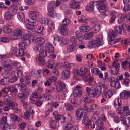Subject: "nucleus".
Returning <instances> with one entry per match:
<instances>
[{
    "mask_svg": "<svg viewBox=\"0 0 130 130\" xmlns=\"http://www.w3.org/2000/svg\"><path fill=\"white\" fill-rule=\"evenodd\" d=\"M86 90L89 96L91 97L97 98L100 96L102 94V91L101 87H98L91 90L89 87L86 88Z\"/></svg>",
    "mask_w": 130,
    "mask_h": 130,
    "instance_id": "nucleus-1",
    "label": "nucleus"
},
{
    "mask_svg": "<svg viewBox=\"0 0 130 130\" xmlns=\"http://www.w3.org/2000/svg\"><path fill=\"white\" fill-rule=\"evenodd\" d=\"M121 104V99L118 98H116L114 101V105L115 107L117 106H119L118 109L117 110V113L120 115L125 112V113L126 114V112L128 110V107L127 106H122Z\"/></svg>",
    "mask_w": 130,
    "mask_h": 130,
    "instance_id": "nucleus-2",
    "label": "nucleus"
},
{
    "mask_svg": "<svg viewBox=\"0 0 130 130\" xmlns=\"http://www.w3.org/2000/svg\"><path fill=\"white\" fill-rule=\"evenodd\" d=\"M69 20L67 18H65L62 22L60 27L61 34L63 35H66L68 33V27L67 25L69 24Z\"/></svg>",
    "mask_w": 130,
    "mask_h": 130,
    "instance_id": "nucleus-3",
    "label": "nucleus"
},
{
    "mask_svg": "<svg viewBox=\"0 0 130 130\" xmlns=\"http://www.w3.org/2000/svg\"><path fill=\"white\" fill-rule=\"evenodd\" d=\"M1 62L4 70L9 71L11 69L12 62L11 60L7 58H3Z\"/></svg>",
    "mask_w": 130,
    "mask_h": 130,
    "instance_id": "nucleus-4",
    "label": "nucleus"
},
{
    "mask_svg": "<svg viewBox=\"0 0 130 130\" xmlns=\"http://www.w3.org/2000/svg\"><path fill=\"white\" fill-rule=\"evenodd\" d=\"M16 10L13 8L11 7L8 10V11L5 12L4 14V19L7 21H9L13 18V16L15 15V11Z\"/></svg>",
    "mask_w": 130,
    "mask_h": 130,
    "instance_id": "nucleus-5",
    "label": "nucleus"
},
{
    "mask_svg": "<svg viewBox=\"0 0 130 130\" xmlns=\"http://www.w3.org/2000/svg\"><path fill=\"white\" fill-rule=\"evenodd\" d=\"M47 55V53L46 51H42L41 53H39V56L38 58H36L37 61L39 62L40 64L44 65L45 63L44 58L46 57Z\"/></svg>",
    "mask_w": 130,
    "mask_h": 130,
    "instance_id": "nucleus-6",
    "label": "nucleus"
},
{
    "mask_svg": "<svg viewBox=\"0 0 130 130\" xmlns=\"http://www.w3.org/2000/svg\"><path fill=\"white\" fill-rule=\"evenodd\" d=\"M110 85L111 87L116 89L119 88L120 87V83L117 78L115 79L112 77H111L110 79Z\"/></svg>",
    "mask_w": 130,
    "mask_h": 130,
    "instance_id": "nucleus-7",
    "label": "nucleus"
},
{
    "mask_svg": "<svg viewBox=\"0 0 130 130\" xmlns=\"http://www.w3.org/2000/svg\"><path fill=\"white\" fill-rule=\"evenodd\" d=\"M66 85L65 84L62 82H59L57 85L56 86L55 88H53V90L55 92H60L65 89Z\"/></svg>",
    "mask_w": 130,
    "mask_h": 130,
    "instance_id": "nucleus-8",
    "label": "nucleus"
},
{
    "mask_svg": "<svg viewBox=\"0 0 130 130\" xmlns=\"http://www.w3.org/2000/svg\"><path fill=\"white\" fill-rule=\"evenodd\" d=\"M112 65L114 67H112L111 70V72L113 74L116 75L118 72L120 64L118 63L115 62L113 63Z\"/></svg>",
    "mask_w": 130,
    "mask_h": 130,
    "instance_id": "nucleus-9",
    "label": "nucleus"
},
{
    "mask_svg": "<svg viewBox=\"0 0 130 130\" xmlns=\"http://www.w3.org/2000/svg\"><path fill=\"white\" fill-rule=\"evenodd\" d=\"M30 19H35L38 18L39 16V13L36 11H30L29 13Z\"/></svg>",
    "mask_w": 130,
    "mask_h": 130,
    "instance_id": "nucleus-10",
    "label": "nucleus"
},
{
    "mask_svg": "<svg viewBox=\"0 0 130 130\" xmlns=\"http://www.w3.org/2000/svg\"><path fill=\"white\" fill-rule=\"evenodd\" d=\"M102 94L107 98H110L113 95L112 90L111 89L108 88L105 90H104Z\"/></svg>",
    "mask_w": 130,
    "mask_h": 130,
    "instance_id": "nucleus-11",
    "label": "nucleus"
},
{
    "mask_svg": "<svg viewBox=\"0 0 130 130\" xmlns=\"http://www.w3.org/2000/svg\"><path fill=\"white\" fill-rule=\"evenodd\" d=\"M108 7L104 4L103 3L98 7V9L99 12L101 13H105L106 12Z\"/></svg>",
    "mask_w": 130,
    "mask_h": 130,
    "instance_id": "nucleus-12",
    "label": "nucleus"
},
{
    "mask_svg": "<svg viewBox=\"0 0 130 130\" xmlns=\"http://www.w3.org/2000/svg\"><path fill=\"white\" fill-rule=\"evenodd\" d=\"M44 98L46 102V106H48L52 103L53 100L50 94L44 96Z\"/></svg>",
    "mask_w": 130,
    "mask_h": 130,
    "instance_id": "nucleus-13",
    "label": "nucleus"
},
{
    "mask_svg": "<svg viewBox=\"0 0 130 130\" xmlns=\"http://www.w3.org/2000/svg\"><path fill=\"white\" fill-rule=\"evenodd\" d=\"M95 123L98 127L97 130H106V128L103 126V123L99 119L96 121Z\"/></svg>",
    "mask_w": 130,
    "mask_h": 130,
    "instance_id": "nucleus-14",
    "label": "nucleus"
},
{
    "mask_svg": "<svg viewBox=\"0 0 130 130\" xmlns=\"http://www.w3.org/2000/svg\"><path fill=\"white\" fill-rule=\"evenodd\" d=\"M76 117L77 120H80L84 116V112L80 109H78L76 111Z\"/></svg>",
    "mask_w": 130,
    "mask_h": 130,
    "instance_id": "nucleus-15",
    "label": "nucleus"
},
{
    "mask_svg": "<svg viewBox=\"0 0 130 130\" xmlns=\"http://www.w3.org/2000/svg\"><path fill=\"white\" fill-rule=\"evenodd\" d=\"M70 75V71L69 69H66L62 72L61 78L65 80L68 78Z\"/></svg>",
    "mask_w": 130,
    "mask_h": 130,
    "instance_id": "nucleus-16",
    "label": "nucleus"
},
{
    "mask_svg": "<svg viewBox=\"0 0 130 130\" xmlns=\"http://www.w3.org/2000/svg\"><path fill=\"white\" fill-rule=\"evenodd\" d=\"M130 96V93L126 90H124L121 92L120 94V98L123 99H126Z\"/></svg>",
    "mask_w": 130,
    "mask_h": 130,
    "instance_id": "nucleus-17",
    "label": "nucleus"
},
{
    "mask_svg": "<svg viewBox=\"0 0 130 130\" xmlns=\"http://www.w3.org/2000/svg\"><path fill=\"white\" fill-rule=\"evenodd\" d=\"M69 6L72 9H77L79 7V5L77 2H75V0H71Z\"/></svg>",
    "mask_w": 130,
    "mask_h": 130,
    "instance_id": "nucleus-18",
    "label": "nucleus"
},
{
    "mask_svg": "<svg viewBox=\"0 0 130 130\" xmlns=\"http://www.w3.org/2000/svg\"><path fill=\"white\" fill-rule=\"evenodd\" d=\"M88 69L86 68H80V70H77L76 71L78 75L80 76H82L87 72Z\"/></svg>",
    "mask_w": 130,
    "mask_h": 130,
    "instance_id": "nucleus-19",
    "label": "nucleus"
},
{
    "mask_svg": "<svg viewBox=\"0 0 130 130\" xmlns=\"http://www.w3.org/2000/svg\"><path fill=\"white\" fill-rule=\"evenodd\" d=\"M46 49L49 52L52 53L54 51V48L52 45L49 43H46L45 45Z\"/></svg>",
    "mask_w": 130,
    "mask_h": 130,
    "instance_id": "nucleus-20",
    "label": "nucleus"
},
{
    "mask_svg": "<svg viewBox=\"0 0 130 130\" xmlns=\"http://www.w3.org/2000/svg\"><path fill=\"white\" fill-rule=\"evenodd\" d=\"M33 41L35 43H40L41 44H44L45 42V41L43 38L42 37H34L33 36L32 39Z\"/></svg>",
    "mask_w": 130,
    "mask_h": 130,
    "instance_id": "nucleus-21",
    "label": "nucleus"
},
{
    "mask_svg": "<svg viewBox=\"0 0 130 130\" xmlns=\"http://www.w3.org/2000/svg\"><path fill=\"white\" fill-rule=\"evenodd\" d=\"M10 116L11 120L14 122L17 121L19 122L21 120V118H19L17 115L14 114H11Z\"/></svg>",
    "mask_w": 130,
    "mask_h": 130,
    "instance_id": "nucleus-22",
    "label": "nucleus"
},
{
    "mask_svg": "<svg viewBox=\"0 0 130 130\" xmlns=\"http://www.w3.org/2000/svg\"><path fill=\"white\" fill-rule=\"evenodd\" d=\"M17 96L19 98L22 100V102H23L28 97L27 95L21 92L18 94Z\"/></svg>",
    "mask_w": 130,
    "mask_h": 130,
    "instance_id": "nucleus-23",
    "label": "nucleus"
},
{
    "mask_svg": "<svg viewBox=\"0 0 130 130\" xmlns=\"http://www.w3.org/2000/svg\"><path fill=\"white\" fill-rule=\"evenodd\" d=\"M55 7V2L54 1H51L49 2L48 5L47 10L50 11L54 9Z\"/></svg>",
    "mask_w": 130,
    "mask_h": 130,
    "instance_id": "nucleus-24",
    "label": "nucleus"
},
{
    "mask_svg": "<svg viewBox=\"0 0 130 130\" xmlns=\"http://www.w3.org/2000/svg\"><path fill=\"white\" fill-rule=\"evenodd\" d=\"M93 37V33L89 32L85 33L84 35V38L86 40H90Z\"/></svg>",
    "mask_w": 130,
    "mask_h": 130,
    "instance_id": "nucleus-25",
    "label": "nucleus"
},
{
    "mask_svg": "<svg viewBox=\"0 0 130 130\" xmlns=\"http://www.w3.org/2000/svg\"><path fill=\"white\" fill-rule=\"evenodd\" d=\"M33 36L30 33H27L23 34L21 37V39L22 40H25L28 39L30 38L32 39Z\"/></svg>",
    "mask_w": 130,
    "mask_h": 130,
    "instance_id": "nucleus-26",
    "label": "nucleus"
},
{
    "mask_svg": "<svg viewBox=\"0 0 130 130\" xmlns=\"http://www.w3.org/2000/svg\"><path fill=\"white\" fill-rule=\"evenodd\" d=\"M128 15H126L124 13L120 14L119 16V18L118 19V21L119 23H120L124 20L125 18H127Z\"/></svg>",
    "mask_w": 130,
    "mask_h": 130,
    "instance_id": "nucleus-27",
    "label": "nucleus"
},
{
    "mask_svg": "<svg viewBox=\"0 0 130 130\" xmlns=\"http://www.w3.org/2000/svg\"><path fill=\"white\" fill-rule=\"evenodd\" d=\"M18 18L19 20L21 22L24 21L25 16L24 14L22 12H20L17 14Z\"/></svg>",
    "mask_w": 130,
    "mask_h": 130,
    "instance_id": "nucleus-28",
    "label": "nucleus"
},
{
    "mask_svg": "<svg viewBox=\"0 0 130 130\" xmlns=\"http://www.w3.org/2000/svg\"><path fill=\"white\" fill-rule=\"evenodd\" d=\"M12 72H13V76H15V75L17 78L18 77H21L23 75V72L20 70L13 71Z\"/></svg>",
    "mask_w": 130,
    "mask_h": 130,
    "instance_id": "nucleus-29",
    "label": "nucleus"
},
{
    "mask_svg": "<svg viewBox=\"0 0 130 130\" xmlns=\"http://www.w3.org/2000/svg\"><path fill=\"white\" fill-rule=\"evenodd\" d=\"M43 47L41 44H38L34 46V50L36 52H39L43 49Z\"/></svg>",
    "mask_w": 130,
    "mask_h": 130,
    "instance_id": "nucleus-30",
    "label": "nucleus"
},
{
    "mask_svg": "<svg viewBox=\"0 0 130 130\" xmlns=\"http://www.w3.org/2000/svg\"><path fill=\"white\" fill-rule=\"evenodd\" d=\"M14 35L16 36L19 37L21 36L22 34V30L20 28H17L14 30Z\"/></svg>",
    "mask_w": 130,
    "mask_h": 130,
    "instance_id": "nucleus-31",
    "label": "nucleus"
},
{
    "mask_svg": "<svg viewBox=\"0 0 130 130\" xmlns=\"http://www.w3.org/2000/svg\"><path fill=\"white\" fill-rule=\"evenodd\" d=\"M76 38L78 40L80 41H82L83 40V37L82 34L79 31L75 32Z\"/></svg>",
    "mask_w": 130,
    "mask_h": 130,
    "instance_id": "nucleus-32",
    "label": "nucleus"
},
{
    "mask_svg": "<svg viewBox=\"0 0 130 130\" xmlns=\"http://www.w3.org/2000/svg\"><path fill=\"white\" fill-rule=\"evenodd\" d=\"M95 41L97 46H101L103 44V37L102 36L101 38H98Z\"/></svg>",
    "mask_w": 130,
    "mask_h": 130,
    "instance_id": "nucleus-33",
    "label": "nucleus"
},
{
    "mask_svg": "<svg viewBox=\"0 0 130 130\" xmlns=\"http://www.w3.org/2000/svg\"><path fill=\"white\" fill-rule=\"evenodd\" d=\"M72 125L70 123L64 124L63 126V128L66 130H70L73 127Z\"/></svg>",
    "mask_w": 130,
    "mask_h": 130,
    "instance_id": "nucleus-34",
    "label": "nucleus"
},
{
    "mask_svg": "<svg viewBox=\"0 0 130 130\" xmlns=\"http://www.w3.org/2000/svg\"><path fill=\"white\" fill-rule=\"evenodd\" d=\"M82 94V91L79 89H75L74 91L73 94L75 97L79 96Z\"/></svg>",
    "mask_w": 130,
    "mask_h": 130,
    "instance_id": "nucleus-35",
    "label": "nucleus"
},
{
    "mask_svg": "<svg viewBox=\"0 0 130 130\" xmlns=\"http://www.w3.org/2000/svg\"><path fill=\"white\" fill-rule=\"evenodd\" d=\"M48 11L49 12L47 13V15L50 17L54 18L57 16V14L55 11L51 10Z\"/></svg>",
    "mask_w": 130,
    "mask_h": 130,
    "instance_id": "nucleus-36",
    "label": "nucleus"
},
{
    "mask_svg": "<svg viewBox=\"0 0 130 130\" xmlns=\"http://www.w3.org/2000/svg\"><path fill=\"white\" fill-rule=\"evenodd\" d=\"M11 96L8 95L4 97V100L6 104H8L12 100V99Z\"/></svg>",
    "mask_w": 130,
    "mask_h": 130,
    "instance_id": "nucleus-37",
    "label": "nucleus"
},
{
    "mask_svg": "<svg viewBox=\"0 0 130 130\" xmlns=\"http://www.w3.org/2000/svg\"><path fill=\"white\" fill-rule=\"evenodd\" d=\"M90 28L86 26H83L80 27V30L81 32H88L90 30Z\"/></svg>",
    "mask_w": 130,
    "mask_h": 130,
    "instance_id": "nucleus-38",
    "label": "nucleus"
},
{
    "mask_svg": "<svg viewBox=\"0 0 130 130\" xmlns=\"http://www.w3.org/2000/svg\"><path fill=\"white\" fill-rule=\"evenodd\" d=\"M28 22H30L32 26V27L34 26L38 25V22L35 19H30V20L28 19Z\"/></svg>",
    "mask_w": 130,
    "mask_h": 130,
    "instance_id": "nucleus-39",
    "label": "nucleus"
},
{
    "mask_svg": "<svg viewBox=\"0 0 130 130\" xmlns=\"http://www.w3.org/2000/svg\"><path fill=\"white\" fill-rule=\"evenodd\" d=\"M100 28L101 26L100 25L98 24H97L93 27V30L96 33L100 31Z\"/></svg>",
    "mask_w": 130,
    "mask_h": 130,
    "instance_id": "nucleus-40",
    "label": "nucleus"
},
{
    "mask_svg": "<svg viewBox=\"0 0 130 130\" xmlns=\"http://www.w3.org/2000/svg\"><path fill=\"white\" fill-rule=\"evenodd\" d=\"M76 45H74L72 44L68 46L67 47V52L69 53L73 52L74 50V47Z\"/></svg>",
    "mask_w": 130,
    "mask_h": 130,
    "instance_id": "nucleus-41",
    "label": "nucleus"
},
{
    "mask_svg": "<svg viewBox=\"0 0 130 130\" xmlns=\"http://www.w3.org/2000/svg\"><path fill=\"white\" fill-rule=\"evenodd\" d=\"M94 7V5L93 4V2H91L89 6L86 7V9L87 11H90L93 9Z\"/></svg>",
    "mask_w": 130,
    "mask_h": 130,
    "instance_id": "nucleus-42",
    "label": "nucleus"
},
{
    "mask_svg": "<svg viewBox=\"0 0 130 130\" xmlns=\"http://www.w3.org/2000/svg\"><path fill=\"white\" fill-rule=\"evenodd\" d=\"M55 119L57 120H63L62 122H65V121L66 118L65 117L61 115H60L58 114L55 116Z\"/></svg>",
    "mask_w": 130,
    "mask_h": 130,
    "instance_id": "nucleus-43",
    "label": "nucleus"
},
{
    "mask_svg": "<svg viewBox=\"0 0 130 130\" xmlns=\"http://www.w3.org/2000/svg\"><path fill=\"white\" fill-rule=\"evenodd\" d=\"M88 47L90 48H93L97 46L95 40L90 41L88 45Z\"/></svg>",
    "mask_w": 130,
    "mask_h": 130,
    "instance_id": "nucleus-44",
    "label": "nucleus"
},
{
    "mask_svg": "<svg viewBox=\"0 0 130 130\" xmlns=\"http://www.w3.org/2000/svg\"><path fill=\"white\" fill-rule=\"evenodd\" d=\"M82 122L84 124L91 122V121L86 115L84 116Z\"/></svg>",
    "mask_w": 130,
    "mask_h": 130,
    "instance_id": "nucleus-45",
    "label": "nucleus"
},
{
    "mask_svg": "<svg viewBox=\"0 0 130 130\" xmlns=\"http://www.w3.org/2000/svg\"><path fill=\"white\" fill-rule=\"evenodd\" d=\"M58 123L55 121H52L50 122L49 125L50 127L52 128H55L57 126Z\"/></svg>",
    "mask_w": 130,
    "mask_h": 130,
    "instance_id": "nucleus-46",
    "label": "nucleus"
},
{
    "mask_svg": "<svg viewBox=\"0 0 130 130\" xmlns=\"http://www.w3.org/2000/svg\"><path fill=\"white\" fill-rule=\"evenodd\" d=\"M2 29L3 32L6 33H10L11 31V29L6 26H3Z\"/></svg>",
    "mask_w": 130,
    "mask_h": 130,
    "instance_id": "nucleus-47",
    "label": "nucleus"
},
{
    "mask_svg": "<svg viewBox=\"0 0 130 130\" xmlns=\"http://www.w3.org/2000/svg\"><path fill=\"white\" fill-rule=\"evenodd\" d=\"M114 29L118 33L121 34L122 32V29H124V27L123 26L121 27L120 26H116L115 27Z\"/></svg>",
    "mask_w": 130,
    "mask_h": 130,
    "instance_id": "nucleus-48",
    "label": "nucleus"
},
{
    "mask_svg": "<svg viewBox=\"0 0 130 130\" xmlns=\"http://www.w3.org/2000/svg\"><path fill=\"white\" fill-rule=\"evenodd\" d=\"M24 49H19L18 50L19 53H18V55H19L20 56H22L26 55L27 54L24 51Z\"/></svg>",
    "mask_w": 130,
    "mask_h": 130,
    "instance_id": "nucleus-49",
    "label": "nucleus"
},
{
    "mask_svg": "<svg viewBox=\"0 0 130 130\" xmlns=\"http://www.w3.org/2000/svg\"><path fill=\"white\" fill-rule=\"evenodd\" d=\"M61 37H59L57 35H54V43L55 45L56 44L55 43V42H57L59 44L61 39Z\"/></svg>",
    "mask_w": 130,
    "mask_h": 130,
    "instance_id": "nucleus-50",
    "label": "nucleus"
},
{
    "mask_svg": "<svg viewBox=\"0 0 130 130\" xmlns=\"http://www.w3.org/2000/svg\"><path fill=\"white\" fill-rule=\"evenodd\" d=\"M78 19V21L80 22L83 23L86 22L87 21L86 18L83 15L79 16Z\"/></svg>",
    "mask_w": 130,
    "mask_h": 130,
    "instance_id": "nucleus-51",
    "label": "nucleus"
},
{
    "mask_svg": "<svg viewBox=\"0 0 130 130\" xmlns=\"http://www.w3.org/2000/svg\"><path fill=\"white\" fill-rule=\"evenodd\" d=\"M70 40L71 43H72V45L76 46V39L75 37L72 36L70 38Z\"/></svg>",
    "mask_w": 130,
    "mask_h": 130,
    "instance_id": "nucleus-52",
    "label": "nucleus"
},
{
    "mask_svg": "<svg viewBox=\"0 0 130 130\" xmlns=\"http://www.w3.org/2000/svg\"><path fill=\"white\" fill-rule=\"evenodd\" d=\"M59 104L57 102H56L54 103L52 105V106L51 107V108L49 109L46 112V113H48V112L50 111H52V107H54L55 108H56L58 106H59Z\"/></svg>",
    "mask_w": 130,
    "mask_h": 130,
    "instance_id": "nucleus-53",
    "label": "nucleus"
},
{
    "mask_svg": "<svg viewBox=\"0 0 130 130\" xmlns=\"http://www.w3.org/2000/svg\"><path fill=\"white\" fill-rule=\"evenodd\" d=\"M61 39L59 43L61 45H63L67 43V40L66 39L61 37Z\"/></svg>",
    "mask_w": 130,
    "mask_h": 130,
    "instance_id": "nucleus-54",
    "label": "nucleus"
},
{
    "mask_svg": "<svg viewBox=\"0 0 130 130\" xmlns=\"http://www.w3.org/2000/svg\"><path fill=\"white\" fill-rule=\"evenodd\" d=\"M10 41V40L9 38L4 37L0 38V42H8Z\"/></svg>",
    "mask_w": 130,
    "mask_h": 130,
    "instance_id": "nucleus-55",
    "label": "nucleus"
},
{
    "mask_svg": "<svg viewBox=\"0 0 130 130\" xmlns=\"http://www.w3.org/2000/svg\"><path fill=\"white\" fill-rule=\"evenodd\" d=\"M13 72L12 73V77L9 80V82L13 83L15 82L17 80V78L15 75V76H13Z\"/></svg>",
    "mask_w": 130,
    "mask_h": 130,
    "instance_id": "nucleus-56",
    "label": "nucleus"
},
{
    "mask_svg": "<svg viewBox=\"0 0 130 130\" xmlns=\"http://www.w3.org/2000/svg\"><path fill=\"white\" fill-rule=\"evenodd\" d=\"M62 64L63 67L65 68L70 67L74 65L73 64H68V62H62Z\"/></svg>",
    "mask_w": 130,
    "mask_h": 130,
    "instance_id": "nucleus-57",
    "label": "nucleus"
},
{
    "mask_svg": "<svg viewBox=\"0 0 130 130\" xmlns=\"http://www.w3.org/2000/svg\"><path fill=\"white\" fill-rule=\"evenodd\" d=\"M1 127L3 130H10L9 126L7 123L3 124Z\"/></svg>",
    "mask_w": 130,
    "mask_h": 130,
    "instance_id": "nucleus-58",
    "label": "nucleus"
},
{
    "mask_svg": "<svg viewBox=\"0 0 130 130\" xmlns=\"http://www.w3.org/2000/svg\"><path fill=\"white\" fill-rule=\"evenodd\" d=\"M122 123L124 125H130V117H128L125 119L123 122Z\"/></svg>",
    "mask_w": 130,
    "mask_h": 130,
    "instance_id": "nucleus-59",
    "label": "nucleus"
},
{
    "mask_svg": "<svg viewBox=\"0 0 130 130\" xmlns=\"http://www.w3.org/2000/svg\"><path fill=\"white\" fill-rule=\"evenodd\" d=\"M18 50V48L16 47H12L10 51L11 54L14 56V55H16L15 53H16Z\"/></svg>",
    "mask_w": 130,
    "mask_h": 130,
    "instance_id": "nucleus-60",
    "label": "nucleus"
},
{
    "mask_svg": "<svg viewBox=\"0 0 130 130\" xmlns=\"http://www.w3.org/2000/svg\"><path fill=\"white\" fill-rule=\"evenodd\" d=\"M24 2L27 5H32L34 3L35 0H24Z\"/></svg>",
    "mask_w": 130,
    "mask_h": 130,
    "instance_id": "nucleus-61",
    "label": "nucleus"
},
{
    "mask_svg": "<svg viewBox=\"0 0 130 130\" xmlns=\"http://www.w3.org/2000/svg\"><path fill=\"white\" fill-rule=\"evenodd\" d=\"M49 21L47 19L45 18H43L41 19V23L43 24H48L49 23Z\"/></svg>",
    "mask_w": 130,
    "mask_h": 130,
    "instance_id": "nucleus-62",
    "label": "nucleus"
},
{
    "mask_svg": "<svg viewBox=\"0 0 130 130\" xmlns=\"http://www.w3.org/2000/svg\"><path fill=\"white\" fill-rule=\"evenodd\" d=\"M121 40V39L120 38H119L116 40H114V39L112 40L111 39L110 41H109V43H110L111 44H114L117 43Z\"/></svg>",
    "mask_w": 130,
    "mask_h": 130,
    "instance_id": "nucleus-63",
    "label": "nucleus"
},
{
    "mask_svg": "<svg viewBox=\"0 0 130 130\" xmlns=\"http://www.w3.org/2000/svg\"><path fill=\"white\" fill-rule=\"evenodd\" d=\"M18 85V87L20 88V91L27 87L25 85L22 83H19Z\"/></svg>",
    "mask_w": 130,
    "mask_h": 130,
    "instance_id": "nucleus-64",
    "label": "nucleus"
}]
</instances>
